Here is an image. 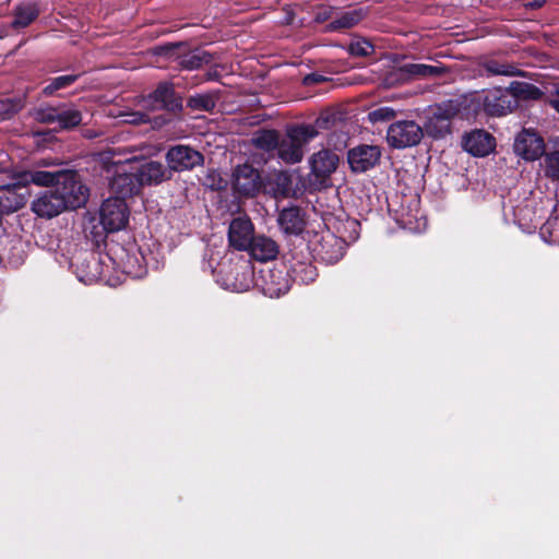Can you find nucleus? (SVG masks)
Returning a JSON list of instances; mask_svg holds the SVG:
<instances>
[{"label": "nucleus", "mask_w": 559, "mask_h": 559, "mask_svg": "<svg viewBox=\"0 0 559 559\" xmlns=\"http://www.w3.org/2000/svg\"><path fill=\"white\" fill-rule=\"evenodd\" d=\"M318 135L312 124H297L287 130L286 138L278 141L277 155L287 164H296L302 159V146Z\"/></svg>", "instance_id": "f257e3e1"}, {"label": "nucleus", "mask_w": 559, "mask_h": 559, "mask_svg": "<svg viewBox=\"0 0 559 559\" xmlns=\"http://www.w3.org/2000/svg\"><path fill=\"white\" fill-rule=\"evenodd\" d=\"M262 173V169L249 162L237 165L233 169L230 180L234 194L240 198L257 197L265 188Z\"/></svg>", "instance_id": "f03ea898"}, {"label": "nucleus", "mask_w": 559, "mask_h": 559, "mask_svg": "<svg viewBox=\"0 0 559 559\" xmlns=\"http://www.w3.org/2000/svg\"><path fill=\"white\" fill-rule=\"evenodd\" d=\"M460 114V105L448 100L437 105L424 124V133L435 140L444 139L452 133V120Z\"/></svg>", "instance_id": "7ed1b4c3"}, {"label": "nucleus", "mask_w": 559, "mask_h": 559, "mask_svg": "<svg viewBox=\"0 0 559 559\" xmlns=\"http://www.w3.org/2000/svg\"><path fill=\"white\" fill-rule=\"evenodd\" d=\"M55 190L58 197H62L67 210L82 207L88 199V188L82 183L74 170H60Z\"/></svg>", "instance_id": "20e7f679"}, {"label": "nucleus", "mask_w": 559, "mask_h": 559, "mask_svg": "<svg viewBox=\"0 0 559 559\" xmlns=\"http://www.w3.org/2000/svg\"><path fill=\"white\" fill-rule=\"evenodd\" d=\"M34 118L40 123H57L58 130H73L82 122V112L73 106L61 104L58 106H40L35 109Z\"/></svg>", "instance_id": "39448f33"}, {"label": "nucleus", "mask_w": 559, "mask_h": 559, "mask_svg": "<svg viewBox=\"0 0 559 559\" xmlns=\"http://www.w3.org/2000/svg\"><path fill=\"white\" fill-rule=\"evenodd\" d=\"M473 102L486 116L502 117L515 108V100L507 90L496 87L478 94Z\"/></svg>", "instance_id": "423d86ee"}, {"label": "nucleus", "mask_w": 559, "mask_h": 559, "mask_svg": "<svg viewBox=\"0 0 559 559\" xmlns=\"http://www.w3.org/2000/svg\"><path fill=\"white\" fill-rule=\"evenodd\" d=\"M423 138L424 129L414 120L395 121L386 131L388 144L396 150L416 146Z\"/></svg>", "instance_id": "0eeeda50"}, {"label": "nucleus", "mask_w": 559, "mask_h": 559, "mask_svg": "<svg viewBox=\"0 0 559 559\" xmlns=\"http://www.w3.org/2000/svg\"><path fill=\"white\" fill-rule=\"evenodd\" d=\"M99 222L107 233L124 228L129 222V209L122 198H108L99 209Z\"/></svg>", "instance_id": "6e6552de"}, {"label": "nucleus", "mask_w": 559, "mask_h": 559, "mask_svg": "<svg viewBox=\"0 0 559 559\" xmlns=\"http://www.w3.org/2000/svg\"><path fill=\"white\" fill-rule=\"evenodd\" d=\"M165 157L171 174L191 170L204 162V156L201 152L182 144L169 147Z\"/></svg>", "instance_id": "1a4fd4ad"}, {"label": "nucleus", "mask_w": 559, "mask_h": 559, "mask_svg": "<svg viewBox=\"0 0 559 559\" xmlns=\"http://www.w3.org/2000/svg\"><path fill=\"white\" fill-rule=\"evenodd\" d=\"M109 187L111 192L116 194L115 198H122L124 201L127 198L140 193L142 186L135 169H132L131 160L117 168Z\"/></svg>", "instance_id": "9d476101"}, {"label": "nucleus", "mask_w": 559, "mask_h": 559, "mask_svg": "<svg viewBox=\"0 0 559 559\" xmlns=\"http://www.w3.org/2000/svg\"><path fill=\"white\" fill-rule=\"evenodd\" d=\"M147 103L155 109L166 110L178 115L182 111V96L175 90L171 82H159L155 90L148 94Z\"/></svg>", "instance_id": "9b49d317"}, {"label": "nucleus", "mask_w": 559, "mask_h": 559, "mask_svg": "<svg viewBox=\"0 0 559 559\" xmlns=\"http://www.w3.org/2000/svg\"><path fill=\"white\" fill-rule=\"evenodd\" d=\"M545 141L536 131L523 129L513 143L514 153L527 162L539 159L545 153Z\"/></svg>", "instance_id": "f8f14e48"}, {"label": "nucleus", "mask_w": 559, "mask_h": 559, "mask_svg": "<svg viewBox=\"0 0 559 559\" xmlns=\"http://www.w3.org/2000/svg\"><path fill=\"white\" fill-rule=\"evenodd\" d=\"M132 169H135L142 188L144 186L159 185L171 179V170L157 160H131Z\"/></svg>", "instance_id": "ddd939ff"}, {"label": "nucleus", "mask_w": 559, "mask_h": 559, "mask_svg": "<svg viewBox=\"0 0 559 559\" xmlns=\"http://www.w3.org/2000/svg\"><path fill=\"white\" fill-rule=\"evenodd\" d=\"M381 150L377 145L360 144L347 153V162L354 173H365L379 164Z\"/></svg>", "instance_id": "4468645a"}, {"label": "nucleus", "mask_w": 559, "mask_h": 559, "mask_svg": "<svg viewBox=\"0 0 559 559\" xmlns=\"http://www.w3.org/2000/svg\"><path fill=\"white\" fill-rule=\"evenodd\" d=\"M462 147L473 156L484 157L495 150L496 139L484 129H475L463 135Z\"/></svg>", "instance_id": "2eb2a0df"}, {"label": "nucleus", "mask_w": 559, "mask_h": 559, "mask_svg": "<svg viewBox=\"0 0 559 559\" xmlns=\"http://www.w3.org/2000/svg\"><path fill=\"white\" fill-rule=\"evenodd\" d=\"M254 226L249 217L233 218L228 228L229 246L239 251H246L254 237Z\"/></svg>", "instance_id": "dca6fc26"}, {"label": "nucleus", "mask_w": 559, "mask_h": 559, "mask_svg": "<svg viewBox=\"0 0 559 559\" xmlns=\"http://www.w3.org/2000/svg\"><path fill=\"white\" fill-rule=\"evenodd\" d=\"M32 211L39 217L52 218L67 211L62 197H58L55 188L43 191L33 202Z\"/></svg>", "instance_id": "f3484780"}, {"label": "nucleus", "mask_w": 559, "mask_h": 559, "mask_svg": "<svg viewBox=\"0 0 559 559\" xmlns=\"http://www.w3.org/2000/svg\"><path fill=\"white\" fill-rule=\"evenodd\" d=\"M287 273L277 269H267L261 271L262 290L264 295L271 298H277L289 290V280Z\"/></svg>", "instance_id": "a211bd4d"}, {"label": "nucleus", "mask_w": 559, "mask_h": 559, "mask_svg": "<svg viewBox=\"0 0 559 559\" xmlns=\"http://www.w3.org/2000/svg\"><path fill=\"white\" fill-rule=\"evenodd\" d=\"M338 156L330 150H321L310 158L311 174L323 182L333 174L338 165Z\"/></svg>", "instance_id": "6ab92c4d"}, {"label": "nucleus", "mask_w": 559, "mask_h": 559, "mask_svg": "<svg viewBox=\"0 0 559 559\" xmlns=\"http://www.w3.org/2000/svg\"><path fill=\"white\" fill-rule=\"evenodd\" d=\"M314 251L324 263L335 264L345 254V242L333 234H328L321 238Z\"/></svg>", "instance_id": "aec40b11"}, {"label": "nucleus", "mask_w": 559, "mask_h": 559, "mask_svg": "<svg viewBox=\"0 0 559 559\" xmlns=\"http://www.w3.org/2000/svg\"><path fill=\"white\" fill-rule=\"evenodd\" d=\"M281 229L287 235H301L306 228V221L302 210L299 206L283 209L277 218Z\"/></svg>", "instance_id": "412c9836"}, {"label": "nucleus", "mask_w": 559, "mask_h": 559, "mask_svg": "<svg viewBox=\"0 0 559 559\" xmlns=\"http://www.w3.org/2000/svg\"><path fill=\"white\" fill-rule=\"evenodd\" d=\"M445 70L440 67L423 64V63H406L400 67L392 76L396 81L406 82L419 78H431L443 74Z\"/></svg>", "instance_id": "4be33fe9"}, {"label": "nucleus", "mask_w": 559, "mask_h": 559, "mask_svg": "<svg viewBox=\"0 0 559 559\" xmlns=\"http://www.w3.org/2000/svg\"><path fill=\"white\" fill-rule=\"evenodd\" d=\"M246 251H249L253 259L264 262L276 258L278 246L271 238L259 235L253 237L250 247Z\"/></svg>", "instance_id": "5701e85b"}, {"label": "nucleus", "mask_w": 559, "mask_h": 559, "mask_svg": "<svg viewBox=\"0 0 559 559\" xmlns=\"http://www.w3.org/2000/svg\"><path fill=\"white\" fill-rule=\"evenodd\" d=\"M59 175H60V170H57V171L27 170V171H24L22 175L23 183L21 181H19L17 183L25 187V189H26L25 192H26V197H27L28 195V191H27L28 183H34L39 187H47L48 189L55 188L59 181Z\"/></svg>", "instance_id": "b1692460"}, {"label": "nucleus", "mask_w": 559, "mask_h": 559, "mask_svg": "<svg viewBox=\"0 0 559 559\" xmlns=\"http://www.w3.org/2000/svg\"><path fill=\"white\" fill-rule=\"evenodd\" d=\"M368 15V9L358 8L342 13L326 25L329 32H340L357 25Z\"/></svg>", "instance_id": "393cba45"}, {"label": "nucleus", "mask_w": 559, "mask_h": 559, "mask_svg": "<svg viewBox=\"0 0 559 559\" xmlns=\"http://www.w3.org/2000/svg\"><path fill=\"white\" fill-rule=\"evenodd\" d=\"M508 91L515 100V107L519 100H538L544 96V92L538 86L523 81L511 82Z\"/></svg>", "instance_id": "a878e982"}, {"label": "nucleus", "mask_w": 559, "mask_h": 559, "mask_svg": "<svg viewBox=\"0 0 559 559\" xmlns=\"http://www.w3.org/2000/svg\"><path fill=\"white\" fill-rule=\"evenodd\" d=\"M287 274L294 282L308 285L318 277V270L311 262L296 261L290 264Z\"/></svg>", "instance_id": "bb28decb"}, {"label": "nucleus", "mask_w": 559, "mask_h": 559, "mask_svg": "<svg viewBox=\"0 0 559 559\" xmlns=\"http://www.w3.org/2000/svg\"><path fill=\"white\" fill-rule=\"evenodd\" d=\"M39 14L38 8L34 2L20 3L14 9L11 26L14 29L24 28L34 22Z\"/></svg>", "instance_id": "cd10ccee"}, {"label": "nucleus", "mask_w": 559, "mask_h": 559, "mask_svg": "<svg viewBox=\"0 0 559 559\" xmlns=\"http://www.w3.org/2000/svg\"><path fill=\"white\" fill-rule=\"evenodd\" d=\"M280 133L274 129H259L252 135L251 143L254 147L264 152L277 150Z\"/></svg>", "instance_id": "c85d7f7f"}, {"label": "nucleus", "mask_w": 559, "mask_h": 559, "mask_svg": "<svg viewBox=\"0 0 559 559\" xmlns=\"http://www.w3.org/2000/svg\"><path fill=\"white\" fill-rule=\"evenodd\" d=\"M213 61V56L202 49H194L189 53L180 57L179 64L187 70H195L203 64H209Z\"/></svg>", "instance_id": "c756f323"}, {"label": "nucleus", "mask_w": 559, "mask_h": 559, "mask_svg": "<svg viewBox=\"0 0 559 559\" xmlns=\"http://www.w3.org/2000/svg\"><path fill=\"white\" fill-rule=\"evenodd\" d=\"M216 102L217 96L214 93L195 94L188 98L187 106L192 110L212 112Z\"/></svg>", "instance_id": "7c9ffc66"}, {"label": "nucleus", "mask_w": 559, "mask_h": 559, "mask_svg": "<svg viewBox=\"0 0 559 559\" xmlns=\"http://www.w3.org/2000/svg\"><path fill=\"white\" fill-rule=\"evenodd\" d=\"M80 78V74H64L48 80L43 88L45 96H52L56 92L64 90L73 85Z\"/></svg>", "instance_id": "2f4dec72"}, {"label": "nucleus", "mask_w": 559, "mask_h": 559, "mask_svg": "<svg viewBox=\"0 0 559 559\" xmlns=\"http://www.w3.org/2000/svg\"><path fill=\"white\" fill-rule=\"evenodd\" d=\"M25 102L22 97H8L0 100V119H11L24 108Z\"/></svg>", "instance_id": "473e14b6"}, {"label": "nucleus", "mask_w": 559, "mask_h": 559, "mask_svg": "<svg viewBox=\"0 0 559 559\" xmlns=\"http://www.w3.org/2000/svg\"><path fill=\"white\" fill-rule=\"evenodd\" d=\"M544 174L551 180H559V148L543 154Z\"/></svg>", "instance_id": "72a5a7b5"}, {"label": "nucleus", "mask_w": 559, "mask_h": 559, "mask_svg": "<svg viewBox=\"0 0 559 559\" xmlns=\"http://www.w3.org/2000/svg\"><path fill=\"white\" fill-rule=\"evenodd\" d=\"M274 191L275 194L282 197H289L293 191V179L292 176L285 171H280L274 175Z\"/></svg>", "instance_id": "f704fd0d"}, {"label": "nucleus", "mask_w": 559, "mask_h": 559, "mask_svg": "<svg viewBox=\"0 0 559 559\" xmlns=\"http://www.w3.org/2000/svg\"><path fill=\"white\" fill-rule=\"evenodd\" d=\"M486 71L491 75H507L512 76L515 74L514 67L510 64H502L496 60H490L485 64Z\"/></svg>", "instance_id": "c9c22d12"}, {"label": "nucleus", "mask_w": 559, "mask_h": 559, "mask_svg": "<svg viewBox=\"0 0 559 559\" xmlns=\"http://www.w3.org/2000/svg\"><path fill=\"white\" fill-rule=\"evenodd\" d=\"M368 118L373 123L390 121L395 118V110L391 107H380L370 111Z\"/></svg>", "instance_id": "e433bc0d"}, {"label": "nucleus", "mask_w": 559, "mask_h": 559, "mask_svg": "<svg viewBox=\"0 0 559 559\" xmlns=\"http://www.w3.org/2000/svg\"><path fill=\"white\" fill-rule=\"evenodd\" d=\"M347 50L354 57H366L373 50V46L368 40H360L350 43Z\"/></svg>", "instance_id": "4c0bfd02"}, {"label": "nucleus", "mask_w": 559, "mask_h": 559, "mask_svg": "<svg viewBox=\"0 0 559 559\" xmlns=\"http://www.w3.org/2000/svg\"><path fill=\"white\" fill-rule=\"evenodd\" d=\"M331 14H332V8L321 7L320 10L317 12L316 21L319 23H323L331 17Z\"/></svg>", "instance_id": "58836bf2"}, {"label": "nucleus", "mask_w": 559, "mask_h": 559, "mask_svg": "<svg viewBox=\"0 0 559 559\" xmlns=\"http://www.w3.org/2000/svg\"><path fill=\"white\" fill-rule=\"evenodd\" d=\"M326 79L325 76H323L322 74H319V73H310L308 74L304 82L306 84H319V83H322L324 82Z\"/></svg>", "instance_id": "ea45409f"}, {"label": "nucleus", "mask_w": 559, "mask_h": 559, "mask_svg": "<svg viewBox=\"0 0 559 559\" xmlns=\"http://www.w3.org/2000/svg\"><path fill=\"white\" fill-rule=\"evenodd\" d=\"M180 44H169L167 46L160 47V49L165 55L173 56L175 55L176 50L180 48Z\"/></svg>", "instance_id": "a19ab883"}, {"label": "nucleus", "mask_w": 559, "mask_h": 559, "mask_svg": "<svg viewBox=\"0 0 559 559\" xmlns=\"http://www.w3.org/2000/svg\"><path fill=\"white\" fill-rule=\"evenodd\" d=\"M544 4L545 2H526L525 7L531 10H537L540 9Z\"/></svg>", "instance_id": "79ce46f5"}, {"label": "nucleus", "mask_w": 559, "mask_h": 559, "mask_svg": "<svg viewBox=\"0 0 559 559\" xmlns=\"http://www.w3.org/2000/svg\"><path fill=\"white\" fill-rule=\"evenodd\" d=\"M286 13H287V16L285 19V23L286 24H292L293 21H294V14H293L292 11H288V10L286 11Z\"/></svg>", "instance_id": "37998d69"}, {"label": "nucleus", "mask_w": 559, "mask_h": 559, "mask_svg": "<svg viewBox=\"0 0 559 559\" xmlns=\"http://www.w3.org/2000/svg\"><path fill=\"white\" fill-rule=\"evenodd\" d=\"M554 93H555V95H557L559 97V83L556 84Z\"/></svg>", "instance_id": "c03bdc74"}]
</instances>
